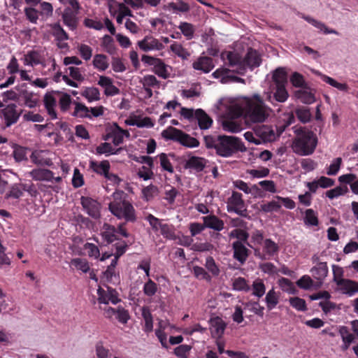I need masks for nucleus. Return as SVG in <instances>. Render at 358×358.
Instances as JSON below:
<instances>
[{"mask_svg": "<svg viewBox=\"0 0 358 358\" xmlns=\"http://www.w3.org/2000/svg\"><path fill=\"white\" fill-rule=\"evenodd\" d=\"M205 266L213 275L217 276L220 274V269L212 257L206 258Z\"/></svg>", "mask_w": 358, "mask_h": 358, "instance_id": "nucleus-44", "label": "nucleus"}, {"mask_svg": "<svg viewBox=\"0 0 358 358\" xmlns=\"http://www.w3.org/2000/svg\"><path fill=\"white\" fill-rule=\"evenodd\" d=\"M279 284L281 288L290 294L295 293V287L290 280L282 278L279 280Z\"/></svg>", "mask_w": 358, "mask_h": 358, "instance_id": "nucleus-50", "label": "nucleus"}, {"mask_svg": "<svg viewBox=\"0 0 358 358\" xmlns=\"http://www.w3.org/2000/svg\"><path fill=\"white\" fill-rule=\"evenodd\" d=\"M23 194L20 184H15L13 185L9 192L6 193L5 198L7 199H17L20 198Z\"/></svg>", "mask_w": 358, "mask_h": 358, "instance_id": "nucleus-39", "label": "nucleus"}, {"mask_svg": "<svg viewBox=\"0 0 358 358\" xmlns=\"http://www.w3.org/2000/svg\"><path fill=\"white\" fill-rule=\"evenodd\" d=\"M53 34L56 37L57 41L62 42L63 41L67 40L69 38L68 34L63 29V28L60 26L59 24H55L53 26Z\"/></svg>", "mask_w": 358, "mask_h": 358, "instance_id": "nucleus-47", "label": "nucleus"}, {"mask_svg": "<svg viewBox=\"0 0 358 358\" xmlns=\"http://www.w3.org/2000/svg\"><path fill=\"white\" fill-rule=\"evenodd\" d=\"M227 59L229 65L235 68L234 70L238 74H243L247 68H255L259 66L262 59L259 54L252 48H250L243 59L236 52H228Z\"/></svg>", "mask_w": 358, "mask_h": 358, "instance_id": "nucleus-3", "label": "nucleus"}, {"mask_svg": "<svg viewBox=\"0 0 358 358\" xmlns=\"http://www.w3.org/2000/svg\"><path fill=\"white\" fill-rule=\"evenodd\" d=\"M155 73L162 77L163 78H167L169 76V73L166 71V66L162 59L159 60V62L157 63V65L155 66Z\"/></svg>", "mask_w": 358, "mask_h": 358, "instance_id": "nucleus-54", "label": "nucleus"}, {"mask_svg": "<svg viewBox=\"0 0 358 358\" xmlns=\"http://www.w3.org/2000/svg\"><path fill=\"white\" fill-rule=\"evenodd\" d=\"M178 28L180 29L182 34L188 39H191L193 37L194 29L192 24L188 22H181Z\"/></svg>", "mask_w": 358, "mask_h": 358, "instance_id": "nucleus-42", "label": "nucleus"}, {"mask_svg": "<svg viewBox=\"0 0 358 358\" xmlns=\"http://www.w3.org/2000/svg\"><path fill=\"white\" fill-rule=\"evenodd\" d=\"M17 94V99H22L24 105L30 108H34L38 102V99L34 98V94L27 90V84L22 83L15 88Z\"/></svg>", "mask_w": 358, "mask_h": 358, "instance_id": "nucleus-9", "label": "nucleus"}, {"mask_svg": "<svg viewBox=\"0 0 358 358\" xmlns=\"http://www.w3.org/2000/svg\"><path fill=\"white\" fill-rule=\"evenodd\" d=\"M304 222L307 225L317 226L319 220L316 213L311 208L307 209L305 212Z\"/></svg>", "mask_w": 358, "mask_h": 358, "instance_id": "nucleus-36", "label": "nucleus"}, {"mask_svg": "<svg viewBox=\"0 0 358 358\" xmlns=\"http://www.w3.org/2000/svg\"><path fill=\"white\" fill-rule=\"evenodd\" d=\"M294 96L305 104H311L315 101L314 94L307 89H301L295 91Z\"/></svg>", "mask_w": 358, "mask_h": 358, "instance_id": "nucleus-24", "label": "nucleus"}, {"mask_svg": "<svg viewBox=\"0 0 358 358\" xmlns=\"http://www.w3.org/2000/svg\"><path fill=\"white\" fill-rule=\"evenodd\" d=\"M338 290L343 294L352 296L358 293V282L350 279H335Z\"/></svg>", "mask_w": 358, "mask_h": 358, "instance_id": "nucleus-8", "label": "nucleus"}, {"mask_svg": "<svg viewBox=\"0 0 358 358\" xmlns=\"http://www.w3.org/2000/svg\"><path fill=\"white\" fill-rule=\"evenodd\" d=\"M293 129L296 135L292 146L294 151L301 156L313 154L317 144L316 134L306 127L295 126Z\"/></svg>", "mask_w": 358, "mask_h": 358, "instance_id": "nucleus-2", "label": "nucleus"}, {"mask_svg": "<svg viewBox=\"0 0 358 358\" xmlns=\"http://www.w3.org/2000/svg\"><path fill=\"white\" fill-rule=\"evenodd\" d=\"M142 316L145 320V330L146 331H151L153 328L152 316L150 309L148 307L143 306L141 309Z\"/></svg>", "mask_w": 358, "mask_h": 358, "instance_id": "nucleus-35", "label": "nucleus"}, {"mask_svg": "<svg viewBox=\"0 0 358 358\" xmlns=\"http://www.w3.org/2000/svg\"><path fill=\"white\" fill-rule=\"evenodd\" d=\"M290 305L299 311H305L307 310L306 301L299 297H292L289 299Z\"/></svg>", "mask_w": 358, "mask_h": 358, "instance_id": "nucleus-41", "label": "nucleus"}, {"mask_svg": "<svg viewBox=\"0 0 358 358\" xmlns=\"http://www.w3.org/2000/svg\"><path fill=\"white\" fill-rule=\"evenodd\" d=\"M116 234L117 229L114 226L108 223L103 224L101 235L108 243H110L117 239Z\"/></svg>", "mask_w": 358, "mask_h": 358, "instance_id": "nucleus-23", "label": "nucleus"}, {"mask_svg": "<svg viewBox=\"0 0 358 358\" xmlns=\"http://www.w3.org/2000/svg\"><path fill=\"white\" fill-rule=\"evenodd\" d=\"M277 200H273L270 201V211L271 210H278L280 208L281 206L283 205L285 208L288 209H294L295 208V202L291 199L282 198L280 196L276 197Z\"/></svg>", "mask_w": 358, "mask_h": 358, "instance_id": "nucleus-18", "label": "nucleus"}, {"mask_svg": "<svg viewBox=\"0 0 358 358\" xmlns=\"http://www.w3.org/2000/svg\"><path fill=\"white\" fill-rule=\"evenodd\" d=\"M203 221L206 227L215 231H220L224 228L223 221L215 215H211L203 217Z\"/></svg>", "mask_w": 358, "mask_h": 358, "instance_id": "nucleus-19", "label": "nucleus"}, {"mask_svg": "<svg viewBox=\"0 0 358 358\" xmlns=\"http://www.w3.org/2000/svg\"><path fill=\"white\" fill-rule=\"evenodd\" d=\"M205 145L207 148H215L217 150L218 142H220V136L217 137L213 136H206L203 138Z\"/></svg>", "mask_w": 358, "mask_h": 358, "instance_id": "nucleus-52", "label": "nucleus"}, {"mask_svg": "<svg viewBox=\"0 0 358 358\" xmlns=\"http://www.w3.org/2000/svg\"><path fill=\"white\" fill-rule=\"evenodd\" d=\"M275 99L278 102H285L289 97L285 85H275V92L273 93Z\"/></svg>", "mask_w": 358, "mask_h": 358, "instance_id": "nucleus-33", "label": "nucleus"}, {"mask_svg": "<svg viewBox=\"0 0 358 358\" xmlns=\"http://www.w3.org/2000/svg\"><path fill=\"white\" fill-rule=\"evenodd\" d=\"M161 234L166 238L174 240L176 236L172 229V227L166 224H159Z\"/></svg>", "mask_w": 358, "mask_h": 358, "instance_id": "nucleus-51", "label": "nucleus"}, {"mask_svg": "<svg viewBox=\"0 0 358 358\" xmlns=\"http://www.w3.org/2000/svg\"><path fill=\"white\" fill-rule=\"evenodd\" d=\"M312 275L317 280H323L328 274V266L326 262H320L311 268Z\"/></svg>", "mask_w": 358, "mask_h": 358, "instance_id": "nucleus-25", "label": "nucleus"}, {"mask_svg": "<svg viewBox=\"0 0 358 358\" xmlns=\"http://www.w3.org/2000/svg\"><path fill=\"white\" fill-rule=\"evenodd\" d=\"M297 285L302 289H309L313 285V280L308 275L302 276L297 282Z\"/></svg>", "mask_w": 358, "mask_h": 358, "instance_id": "nucleus-64", "label": "nucleus"}, {"mask_svg": "<svg viewBox=\"0 0 358 358\" xmlns=\"http://www.w3.org/2000/svg\"><path fill=\"white\" fill-rule=\"evenodd\" d=\"M248 236V234L242 229H234L230 233V237L236 238L241 243L246 242Z\"/></svg>", "mask_w": 358, "mask_h": 358, "instance_id": "nucleus-57", "label": "nucleus"}, {"mask_svg": "<svg viewBox=\"0 0 358 358\" xmlns=\"http://www.w3.org/2000/svg\"><path fill=\"white\" fill-rule=\"evenodd\" d=\"M290 82L296 87H302L305 85L303 76L298 72L292 73L290 78Z\"/></svg>", "mask_w": 358, "mask_h": 358, "instance_id": "nucleus-53", "label": "nucleus"}, {"mask_svg": "<svg viewBox=\"0 0 358 358\" xmlns=\"http://www.w3.org/2000/svg\"><path fill=\"white\" fill-rule=\"evenodd\" d=\"M322 80L324 82H325L326 83L338 89L340 91L348 92L349 90V87L347 84L340 83L337 82L336 80H334V78H332L327 75H322Z\"/></svg>", "mask_w": 358, "mask_h": 358, "instance_id": "nucleus-32", "label": "nucleus"}, {"mask_svg": "<svg viewBox=\"0 0 358 358\" xmlns=\"http://www.w3.org/2000/svg\"><path fill=\"white\" fill-rule=\"evenodd\" d=\"M94 66L99 71H105L108 67L107 57L105 55H96L93 59Z\"/></svg>", "mask_w": 358, "mask_h": 358, "instance_id": "nucleus-31", "label": "nucleus"}, {"mask_svg": "<svg viewBox=\"0 0 358 358\" xmlns=\"http://www.w3.org/2000/svg\"><path fill=\"white\" fill-rule=\"evenodd\" d=\"M163 138L180 142L182 145L188 148H196L199 145V141L173 127H169L162 133Z\"/></svg>", "mask_w": 358, "mask_h": 358, "instance_id": "nucleus-7", "label": "nucleus"}, {"mask_svg": "<svg viewBox=\"0 0 358 358\" xmlns=\"http://www.w3.org/2000/svg\"><path fill=\"white\" fill-rule=\"evenodd\" d=\"M210 332L213 338H219L224 334L226 324L219 317L212 318L210 320Z\"/></svg>", "mask_w": 358, "mask_h": 358, "instance_id": "nucleus-15", "label": "nucleus"}, {"mask_svg": "<svg viewBox=\"0 0 358 358\" xmlns=\"http://www.w3.org/2000/svg\"><path fill=\"white\" fill-rule=\"evenodd\" d=\"M81 204L87 213L94 219H99L101 216V205L96 200L86 196H82Z\"/></svg>", "mask_w": 358, "mask_h": 358, "instance_id": "nucleus-10", "label": "nucleus"}, {"mask_svg": "<svg viewBox=\"0 0 358 358\" xmlns=\"http://www.w3.org/2000/svg\"><path fill=\"white\" fill-rule=\"evenodd\" d=\"M169 7L173 10L180 12H187L189 10V6L183 1H178L176 3L171 2L169 4Z\"/></svg>", "mask_w": 358, "mask_h": 358, "instance_id": "nucleus-55", "label": "nucleus"}, {"mask_svg": "<svg viewBox=\"0 0 358 358\" xmlns=\"http://www.w3.org/2000/svg\"><path fill=\"white\" fill-rule=\"evenodd\" d=\"M159 159H160V164L162 167L169 171V173L173 172V168L170 162V161L168 159L167 156L164 153H162L159 155Z\"/></svg>", "mask_w": 358, "mask_h": 358, "instance_id": "nucleus-60", "label": "nucleus"}, {"mask_svg": "<svg viewBox=\"0 0 358 358\" xmlns=\"http://www.w3.org/2000/svg\"><path fill=\"white\" fill-rule=\"evenodd\" d=\"M196 70L202 71L203 73H208L214 68L213 59L208 57H200L192 64Z\"/></svg>", "mask_w": 358, "mask_h": 358, "instance_id": "nucleus-17", "label": "nucleus"}, {"mask_svg": "<svg viewBox=\"0 0 358 358\" xmlns=\"http://www.w3.org/2000/svg\"><path fill=\"white\" fill-rule=\"evenodd\" d=\"M77 12H73L71 9L67 8L62 15L64 24L71 29H74L77 26Z\"/></svg>", "mask_w": 358, "mask_h": 358, "instance_id": "nucleus-26", "label": "nucleus"}, {"mask_svg": "<svg viewBox=\"0 0 358 358\" xmlns=\"http://www.w3.org/2000/svg\"><path fill=\"white\" fill-rule=\"evenodd\" d=\"M84 184L83 175L78 169H75L72 178V185L74 187H80Z\"/></svg>", "mask_w": 358, "mask_h": 358, "instance_id": "nucleus-62", "label": "nucleus"}, {"mask_svg": "<svg viewBox=\"0 0 358 358\" xmlns=\"http://www.w3.org/2000/svg\"><path fill=\"white\" fill-rule=\"evenodd\" d=\"M229 211H234L241 216L246 215V209L244 208V201L242 199V194L237 192H233L232 195L229 198Z\"/></svg>", "mask_w": 358, "mask_h": 358, "instance_id": "nucleus-11", "label": "nucleus"}, {"mask_svg": "<svg viewBox=\"0 0 358 358\" xmlns=\"http://www.w3.org/2000/svg\"><path fill=\"white\" fill-rule=\"evenodd\" d=\"M138 45L141 50L148 52L152 50H162L164 45L157 39L151 36H146L143 40L138 42Z\"/></svg>", "mask_w": 358, "mask_h": 358, "instance_id": "nucleus-13", "label": "nucleus"}, {"mask_svg": "<svg viewBox=\"0 0 358 358\" xmlns=\"http://www.w3.org/2000/svg\"><path fill=\"white\" fill-rule=\"evenodd\" d=\"M114 127L111 130V136H113V143L115 145L122 143L124 136L129 137V132L120 128L116 123L113 124Z\"/></svg>", "mask_w": 358, "mask_h": 358, "instance_id": "nucleus-21", "label": "nucleus"}, {"mask_svg": "<svg viewBox=\"0 0 358 358\" xmlns=\"http://www.w3.org/2000/svg\"><path fill=\"white\" fill-rule=\"evenodd\" d=\"M191 350V346L188 345H180L175 349V354L180 358H187V354Z\"/></svg>", "mask_w": 358, "mask_h": 358, "instance_id": "nucleus-63", "label": "nucleus"}, {"mask_svg": "<svg viewBox=\"0 0 358 358\" xmlns=\"http://www.w3.org/2000/svg\"><path fill=\"white\" fill-rule=\"evenodd\" d=\"M282 123L275 126L277 136H279L285 129L295 122L296 117L302 124H306L313 118L310 108L306 106H297L293 112L285 114Z\"/></svg>", "mask_w": 358, "mask_h": 358, "instance_id": "nucleus-5", "label": "nucleus"}, {"mask_svg": "<svg viewBox=\"0 0 358 358\" xmlns=\"http://www.w3.org/2000/svg\"><path fill=\"white\" fill-rule=\"evenodd\" d=\"M217 154L220 156L227 157L233 154L245 150L242 142L236 137L220 135Z\"/></svg>", "mask_w": 358, "mask_h": 358, "instance_id": "nucleus-6", "label": "nucleus"}, {"mask_svg": "<svg viewBox=\"0 0 358 358\" xmlns=\"http://www.w3.org/2000/svg\"><path fill=\"white\" fill-rule=\"evenodd\" d=\"M305 19L306 20V21H308L309 23H310L312 25H313L316 28L319 29L320 30L322 31L325 34H334L339 35V33L337 31H336L335 29L328 28L325 25V24H324L323 22H322L320 21H317V20H315L310 17H307Z\"/></svg>", "mask_w": 358, "mask_h": 358, "instance_id": "nucleus-30", "label": "nucleus"}, {"mask_svg": "<svg viewBox=\"0 0 358 358\" xmlns=\"http://www.w3.org/2000/svg\"><path fill=\"white\" fill-rule=\"evenodd\" d=\"M206 160L199 157H191L185 163V168L193 169L199 172L203 170Z\"/></svg>", "mask_w": 358, "mask_h": 358, "instance_id": "nucleus-22", "label": "nucleus"}, {"mask_svg": "<svg viewBox=\"0 0 358 358\" xmlns=\"http://www.w3.org/2000/svg\"><path fill=\"white\" fill-rule=\"evenodd\" d=\"M253 294L258 297L264 295L265 293V286L260 280H257L253 282Z\"/></svg>", "mask_w": 358, "mask_h": 358, "instance_id": "nucleus-56", "label": "nucleus"}, {"mask_svg": "<svg viewBox=\"0 0 358 358\" xmlns=\"http://www.w3.org/2000/svg\"><path fill=\"white\" fill-rule=\"evenodd\" d=\"M143 194L147 201L152 198L158 192V189L155 185H149L143 189Z\"/></svg>", "mask_w": 358, "mask_h": 358, "instance_id": "nucleus-59", "label": "nucleus"}, {"mask_svg": "<svg viewBox=\"0 0 358 358\" xmlns=\"http://www.w3.org/2000/svg\"><path fill=\"white\" fill-rule=\"evenodd\" d=\"M71 264L74 266L77 269L87 273L90 271V265L87 261L85 259L75 258L71 262Z\"/></svg>", "mask_w": 358, "mask_h": 358, "instance_id": "nucleus-38", "label": "nucleus"}, {"mask_svg": "<svg viewBox=\"0 0 358 358\" xmlns=\"http://www.w3.org/2000/svg\"><path fill=\"white\" fill-rule=\"evenodd\" d=\"M157 291V285L151 279H148V282L143 286V292L148 296H152Z\"/></svg>", "mask_w": 358, "mask_h": 358, "instance_id": "nucleus-45", "label": "nucleus"}, {"mask_svg": "<svg viewBox=\"0 0 358 358\" xmlns=\"http://www.w3.org/2000/svg\"><path fill=\"white\" fill-rule=\"evenodd\" d=\"M113 148L109 143H101L96 148V153L99 155L106 154V155H108L111 154V152H113Z\"/></svg>", "mask_w": 358, "mask_h": 358, "instance_id": "nucleus-61", "label": "nucleus"}, {"mask_svg": "<svg viewBox=\"0 0 358 358\" xmlns=\"http://www.w3.org/2000/svg\"><path fill=\"white\" fill-rule=\"evenodd\" d=\"M194 120H197L198 125L202 130L209 129L213 124L212 118L201 108L196 110V117Z\"/></svg>", "mask_w": 358, "mask_h": 358, "instance_id": "nucleus-16", "label": "nucleus"}, {"mask_svg": "<svg viewBox=\"0 0 358 358\" xmlns=\"http://www.w3.org/2000/svg\"><path fill=\"white\" fill-rule=\"evenodd\" d=\"M232 248L234 250V259L238 260L241 264H243L249 255V250L241 241L234 242Z\"/></svg>", "mask_w": 358, "mask_h": 358, "instance_id": "nucleus-14", "label": "nucleus"}, {"mask_svg": "<svg viewBox=\"0 0 358 358\" xmlns=\"http://www.w3.org/2000/svg\"><path fill=\"white\" fill-rule=\"evenodd\" d=\"M81 94L89 101H98L100 99V92L96 87H86Z\"/></svg>", "mask_w": 358, "mask_h": 358, "instance_id": "nucleus-34", "label": "nucleus"}, {"mask_svg": "<svg viewBox=\"0 0 358 358\" xmlns=\"http://www.w3.org/2000/svg\"><path fill=\"white\" fill-rule=\"evenodd\" d=\"M273 80L275 85H286L287 82V73L285 68L279 67L273 73Z\"/></svg>", "mask_w": 358, "mask_h": 358, "instance_id": "nucleus-28", "label": "nucleus"}, {"mask_svg": "<svg viewBox=\"0 0 358 358\" xmlns=\"http://www.w3.org/2000/svg\"><path fill=\"white\" fill-rule=\"evenodd\" d=\"M29 174L35 180L52 181L53 178L52 171L45 169H34Z\"/></svg>", "mask_w": 358, "mask_h": 358, "instance_id": "nucleus-20", "label": "nucleus"}, {"mask_svg": "<svg viewBox=\"0 0 358 358\" xmlns=\"http://www.w3.org/2000/svg\"><path fill=\"white\" fill-rule=\"evenodd\" d=\"M234 289L238 291H248L249 285L245 278L239 277L236 278L233 282Z\"/></svg>", "mask_w": 358, "mask_h": 358, "instance_id": "nucleus-49", "label": "nucleus"}, {"mask_svg": "<svg viewBox=\"0 0 358 358\" xmlns=\"http://www.w3.org/2000/svg\"><path fill=\"white\" fill-rule=\"evenodd\" d=\"M244 116L245 120L252 122H262L266 119V106L258 94L252 98H245L241 104L231 106L229 108V120L222 122L223 129L231 133H238L243 129L242 124L235 120Z\"/></svg>", "mask_w": 358, "mask_h": 358, "instance_id": "nucleus-1", "label": "nucleus"}, {"mask_svg": "<svg viewBox=\"0 0 358 358\" xmlns=\"http://www.w3.org/2000/svg\"><path fill=\"white\" fill-rule=\"evenodd\" d=\"M44 104L48 113L51 116L52 119L57 118V113L55 110L56 106V99L50 94H46L44 96Z\"/></svg>", "mask_w": 358, "mask_h": 358, "instance_id": "nucleus-29", "label": "nucleus"}, {"mask_svg": "<svg viewBox=\"0 0 358 358\" xmlns=\"http://www.w3.org/2000/svg\"><path fill=\"white\" fill-rule=\"evenodd\" d=\"M170 48L173 52L182 59H187L189 56V53L180 43H174Z\"/></svg>", "mask_w": 358, "mask_h": 358, "instance_id": "nucleus-40", "label": "nucleus"}, {"mask_svg": "<svg viewBox=\"0 0 358 358\" xmlns=\"http://www.w3.org/2000/svg\"><path fill=\"white\" fill-rule=\"evenodd\" d=\"M76 107L73 111V116L78 117H91L90 113V109L83 103H75Z\"/></svg>", "mask_w": 358, "mask_h": 358, "instance_id": "nucleus-37", "label": "nucleus"}, {"mask_svg": "<svg viewBox=\"0 0 358 358\" xmlns=\"http://www.w3.org/2000/svg\"><path fill=\"white\" fill-rule=\"evenodd\" d=\"M90 167L97 174L104 176L108 171H110V163L107 160L101 162L90 161Z\"/></svg>", "mask_w": 358, "mask_h": 358, "instance_id": "nucleus-27", "label": "nucleus"}, {"mask_svg": "<svg viewBox=\"0 0 358 358\" xmlns=\"http://www.w3.org/2000/svg\"><path fill=\"white\" fill-rule=\"evenodd\" d=\"M342 164V158L341 157H337L335 158L332 163L329 166L327 174L328 176H335L338 172L341 165Z\"/></svg>", "mask_w": 358, "mask_h": 358, "instance_id": "nucleus-46", "label": "nucleus"}, {"mask_svg": "<svg viewBox=\"0 0 358 358\" xmlns=\"http://www.w3.org/2000/svg\"><path fill=\"white\" fill-rule=\"evenodd\" d=\"M22 110H17L15 103L8 104L3 110V117L7 127L15 124L18 120Z\"/></svg>", "mask_w": 358, "mask_h": 358, "instance_id": "nucleus-12", "label": "nucleus"}, {"mask_svg": "<svg viewBox=\"0 0 358 358\" xmlns=\"http://www.w3.org/2000/svg\"><path fill=\"white\" fill-rule=\"evenodd\" d=\"M348 192V187H336L334 189H331L330 190H328L326 192V195L328 198L333 199L334 198H336L339 196L345 194Z\"/></svg>", "mask_w": 358, "mask_h": 358, "instance_id": "nucleus-48", "label": "nucleus"}, {"mask_svg": "<svg viewBox=\"0 0 358 358\" xmlns=\"http://www.w3.org/2000/svg\"><path fill=\"white\" fill-rule=\"evenodd\" d=\"M141 83L143 87H153L155 85H159V82L157 80L156 77L152 75H147L145 76L141 80Z\"/></svg>", "mask_w": 358, "mask_h": 358, "instance_id": "nucleus-58", "label": "nucleus"}, {"mask_svg": "<svg viewBox=\"0 0 358 358\" xmlns=\"http://www.w3.org/2000/svg\"><path fill=\"white\" fill-rule=\"evenodd\" d=\"M123 192H114V201L108 205L110 211L118 219H124L126 222H135L137 220L136 210L132 204L127 200L119 199Z\"/></svg>", "mask_w": 358, "mask_h": 358, "instance_id": "nucleus-4", "label": "nucleus"}, {"mask_svg": "<svg viewBox=\"0 0 358 358\" xmlns=\"http://www.w3.org/2000/svg\"><path fill=\"white\" fill-rule=\"evenodd\" d=\"M25 64L34 66L41 63L40 55L36 51L29 52L25 55Z\"/></svg>", "mask_w": 358, "mask_h": 358, "instance_id": "nucleus-43", "label": "nucleus"}]
</instances>
